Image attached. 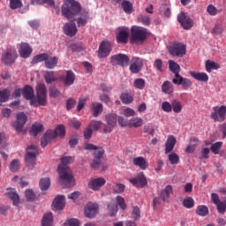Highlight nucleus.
Returning a JSON list of instances; mask_svg holds the SVG:
<instances>
[{"label": "nucleus", "mask_w": 226, "mask_h": 226, "mask_svg": "<svg viewBox=\"0 0 226 226\" xmlns=\"http://www.w3.org/2000/svg\"><path fill=\"white\" fill-rule=\"evenodd\" d=\"M36 95L33 87L26 85L22 89V94L26 100H30L33 107H45L47 105V87L43 83H39L35 88Z\"/></svg>", "instance_id": "f03ea898"}, {"label": "nucleus", "mask_w": 226, "mask_h": 226, "mask_svg": "<svg viewBox=\"0 0 226 226\" xmlns=\"http://www.w3.org/2000/svg\"><path fill=\"white\" fill-rule=\"evenodd\" d=\"M84 149L87 151H94V160L91 163V169L94 170H98V169H101V170H107L109 166L102 163V158H103V154H105L103 147L87 143L85 144Z\"/></svg>", "instance_id": "20e7f679"}, {"label": "nucleus", "mask_w": 226, "mask_h": 226, "mask_svg": "<svg viewBox=\"0 0 226 226\" xmlns=\"http://www.w3.org/2000/svg\"><path fill=\"white\" fill-rule=\"evenodd\" d=\"M111 64L115 66L119 65L126 67L130 64V58L124 54H117L111 56Z\"/></svg>", "instance_id": "9b49d317"}, {"label": "nucleus", "mask_w": 226, "mask_h": 226, "mask_svg": "<svg viewBox=\"0 0 226 226\" xmlns=\"http://www.w3.org/2000/svg\"><path fill=\"white\" fill-rule=\"evenodd\" d=\"M49 98H59V96H61V91L56 87H49Z\"/></svg>", "instance_id": "5fc2aeb1"}, {"label": "nucleus", "mask_w": 226, "mask_h": 226, "mask_svg": "<svg viewBox=\"0 0 226 226\" xmlns=\"http://www.w3.org/2000/svg\"><path fill=\"white\" fill-rule=\"evenodd\" d=\"M27 121V116L24 112H19L17 115V120L13 124V127L17 132H22V128Z\"/></svg>", "instance_id": "dca6fc26"}, {"label": "nucleus", "mask_w": 226, "mask_h": 226, "mask_svg": "<svg viewBox=\"0 0 226 226\" xmlns=\"http://www.w3.org/2000/svg\"><path fill=\"white\" fill-rule=\"evenodd\" d=\"M11 172H17L20 170V161L19 159H14L11 162L9 165Z\"/></svg>", "instance_id": "09e8293b"}, {"label": "nucleus", "mask_w": 226, "mask_h": 226, "mask_svg": "<svg viewBox=\"0 0 226 226\" xmlns=\"http://www.w3.org/2000/svg\"><path fill=\"white\" fill-rule=\"evenodd\" d=\"M130 182L132 185H134V186H138L139 188H143V186L147 185V180L146 179L144 173H139L137 177L131 178Z\"/></svg>", "instance_id": "6ab92c4d"}, {"label": "nucleus", "mask_w": 226, "mask_h": 226, "mask_svg": "<svg viewBox=\"0 0 226 226\" xmlns=\"http://www.w3.org/2000/svg\"><path fill=\"white\" fill-rule=\"evenodd\" d=\"M88 127L93 131L96 132L102 128V121L93 120L90 122Z\"/></svg>", "instance_id": "052dcab7"}, {"label": "nucleus", "mask_w": 226, "mask_h": 226, "mask_svg": "<svg viewBox=\"0 0 226 226\" xmlns=\"http://www.w3.org/2000/svg\"><path fill=\"white\" fill-rule=\"evenodd\" d=\"M105 121L107 125H105L103 132L104 133H110L117 124V115L116 113H108L105 115Z\"/></svg>", "instance_id": "1a4fd4ad"}, {"label": "nucleus", "mask_w": 226, "mask_h": 226, "mask_svg": "<svg viewBox=\"0 0 226 226\" xmlns=\"http://www.w3.org/2000/svg\"><path fill=\"white\" fill-rule=\"evenodd\" d=\"M54 223V215L52 212L45 213L42 216L41 226H52Z\"/></svg>", "instance_id": "72a5a7b5"}, {"label": "nucleus", "mask_w": 226, "mask_h": 226, "mask_svg": "<svg viewBox=\"0 0 226 226\" xmlns=\"http://www.w3.org/2000/svg\"><path fill=\"white\" fill-rule=\"evenodd\" d=\"M122 114L125 117H133V116H135L137 113L135 112V109H133L125 108L123 109Z\"/></svg>", "instance_id": "e2e57ef3"}, {"label": "nucleus", "mask_w": 226, "mask_h": 226, "mask_svg": "<svg viewBox=\"0 0 226 226\" xmlns=\"http://www.w3.org/2000/svg\"><path fill=\"white\" fill-rule=\"evenodd\" d=\"M171 108L173 112H175V114H179V112L183 110V104H181V102L177 100H173L171 102Z\"/></svg>", "instance_id": "c03bdc74"}, {"label": "nucleus", "mask_w": 226, "mask_h": 226, "mask_svg": "<svg viewBox=\"0 0 226 226\" xmlns=\"http://www.w3.org/2000/svg\"><path fill=\"white\" fill-rule=\"evenodd\" d=\"M162 93H165L166 94H171V93H174L172 83L170 81H165L162 86Z\"/></svg>", "instance_id": "ea45409f"}, {"label": "nucleus", "mask_w": 226, "mask_h": 226, "mask_svg": "<svg viewBox=\"0 0 226 226\" xmlns=\"http://www.w3.org/2000/svg\"><path fill=\"white\" fill-rule=\"evenodd\" d=\"M65 225H67V226H80V220L75 219V218L69 219V220H67Z\"/></svg>", "instance_id": "774afa93"}, {"label": "nucleus", "mask_w": 226, "mask_h": 226, "mask_svg": "<svg viewBox=\"0 0 226 226\" xmlns=\"http://www.w3.org/2000/svg\"><path fill=\"white\" fill-rule=\"evenodd\" d=\"M111 50L112 44L109 41H103L99 46L98 56L101 59H102L103 57L109 56Z\"/></svg>", "instance_id": "ddd939ff"}, {"label": "nucleus", "mask_w": 226, "mask_h": 226, "mask_svg": "<svg viewBox=\"0 0 226 226\" xmlns=\"http://www.w3.org/2000/svg\"><path fill=\"white\" fill-rule=\"evenodd\" d=\"M133 86L136 89H144L146 87V80L143 79H136L133 82Z\"/></svg>", "instance_id": "4d7b16f0"}, {"label": "nucleus", "mask_w": 226, "mask_h": 226, "mask_svg": "<svg viewBox=\"0 0 226 226\" xmlns=\"http://www.w3.org/2000/svg\"><path fill=\"white\" fill-rule=\"evenodd\" d=\"M122 8L127 15L133 13V4L130 1H124L122 3Z\"/></svg>", "instance_id": "58836bf2"}, {"label": "nucleus", "mask_w": 226, "mask_h": 226, "mask_svg": "<svg viewBox=\"0 0 226 226\" xmlns=\"http://www.w3.org/2000/svg\"><path fill=\"white\" fill-rule=\"evenodd\" d=\"M168 63H169L170 72L171 73H174L175 79H177L178 77H180L181 75H179V72H181V66H179L178 64L173 60H169Z\"/></svg>", "instance_id": "2f4dec72"}, {"label": "nucleus", "mask_w": 226, "mask_h": 226, "mask_svg": "<svg viewBox=\"0 0 226 226\" xmlns=\"http://www.w3.org/2000/svg\"><path fill=\"white\" fill-rule=\"evenodd\" d=\"M130 34V29L128 27H122L117 34V41L118 43H128V36Z\"/></svg>", "instance_id": "412c9836"}, {"label": "nucleus", "mask_w": 226, "mask_h": 226, "mask_svg": "<svg viewBox=\"0 0 226 226\" xmlns=\"http://www.w3.org/2000/svg\"><path fill=\"white\" fill-rule=\"evenodd\" d=\"M207 12L211 17H215V16L218 15V13H221L222 10H218L215 5L209 4L207 7Z\"/></svg>", "instance_id": "8fccbe9b"}, {"label": "nucleus", "mask_w": 226, "mask_h": 226, "mask_svg": "<svg viewBox=\"0 0 226 226\" xmlns=\"http://www.w3.org/2000/svg\"><path fill=\"white\" fill-rule=\"evenodd\" d=\"M132 163L135 165V167H139L140 170H146V169L149 167L147 164V160L142 156L133 158Z\"/></svg>", "instance_id": "b1692460"}, {"label": "nucleus", "mask_w": 226, "mask_h": 226, "mask_svg": "<svg viewBox=\"0 0 226 226\" xmlns=\"http://www.w3.org/2000/svg\"><path fill=\"white\" fill-rule=\"evenodd\" d=\"M64 33L66 36H70L71 38L77 34V26L75 23H66L64 26Z\"/></svg>", "instance_id": "5701e85b"}, {"label": "nucleus", "mask_w": 226, "mask_h": 226, "mask_svg": "<svg viewBox=\"0 0 226 226\" xmlns=\"http://www.w3.org/2000/svg\"><path fill=\"white\" fill-rule=\"evenodd\" d=\"M48 135H50L53 139H57V137H64L66 135V128L63 124H58L55 131L49 130Z\"/></svg>", "instance_id": "aec40b11"}, {"label": "nucleus", "mask_w": 226, "mask_h": 226, "mask_svg": "<svg viewBox=\"0 0 226 226\" xmlns=\"http://www.w3.org/2000/svg\"><path fill=\"white\" fill-rule=\"evenodd\" d=\"M90 109L94 117H98V116L103 112V105L99 102H93L90 105Z\"/></svg>", "instance_id": "473e14b6"}, {"label": "nucleus", "mask_w": 226, "mask_h": 226, "mask_svg": "<svg viewBox=\"0 0 226 226\" xmlns=\"http://www.w3.org/2000/svg\"><path fill=\"white\" fill-rule=\"evenodd\" d=\"M191 77L199 82H207L209 80V76L206 72H197L191 71L190 72Z\"/></svg>", "instance_id": "a878e982"}, {"label": "nucleus", "mask_w": 226, "mask_h": 226, "mask_svg": "<svg viewBox=\"0 0 226 226\" xmlns=\"http://www.w3.org/2000/svg\"><path fill=\"white\" fill-rule=\"evenodd\" d=\"M172 82L177 86H182L185 91H188V89H190V87L193 86L192 80H190L188 78H183V76H179L178 78H173Z\"/></svg>", "instance_id": "4468645a"}, {"label": "nucleus", "mask_w": 226, "mask_h": 226, "mask_svg": "<svg viewBox=\"0 0 226 226\" xmlns=\"http://www.w3.org/2000/svg\"><path fill=\"white\" fill-rule=\"evenodd\" d=\"M15 59H17V50L15 48L8 49L2 55V63L4 64H12V63H15Z\"/></svg>", "instance_id": "9d476101"}, {"label": "nucleus", "mask_w": 226, "mask_h": 226, "mask_svg": "<svg viewBox=\"0 0 226 226\" xmlns=\"http://www.w3.org/2000/svg\"><path fill=\"white\" fill-rule=\"evenodd\" d=\"M139 20H140L143 26H151V18L148 15H141Z\"/></svg>", "instance_id": "69168bd1"}, {"label": "nucleus", "mask_w": 226, "mask_h": 226, "mask_svg": "<svg viewBox=\"0 0 226 226\" xmlns=\"http://www.w3.org/2000/svg\"><path fill=\"white\" fill-rule=\"evenodd\" d=\"M222 146L223 142L217 141L211 146L210 150L212 151V153H214V154H219Z\"/></svg>", "instance_id": "603ef678"}, {"label": "nucleus", "mask_w": 226, "mask_h": 226, "mask_svg": "<svg viewBox=\"0 0 226 226\" xmlns=\"http://www.w3.org/2000/svg\"><path fill=\"white\" fill-rule=\"evenodd\" d=\"M98 203L89 202L84 209V215L87 218H94L98 215Z\"/></svg>", "instance_id": "f8f14e48"}, {"label": "nucleus", "mask_w": 226, "mask_h": 226, "mask_svg": "<svg viewBox=\"0 0 226 226\" xmlns=\"http://www.w3.org/2000/svg\"><path fill=\"white\" fill-rule=\"evenodd\" d=\"M62 15L71 22L76 20L78 27L86 26L89 20V11H82V6L75 0H64Z\"/></svg>", "instance_id": "f257e3e1"}, {"label": "nucleus", "mask_w": 226, "mask_h": 226, "mask_svg": "<svg viewBox=\"0 0 226 226\" xmlns=\"http://www.w3.org/2000/svg\"><path fill=\"white\" fill-rule=\"evenodd\" d=\"M195 205V201L192 199V197H187L183 200V206L187 209H192Z\"/></svg>", "instance_id": "13d9d810"}, {"label": "nucleus", "mask_w": 226, "mask_h": 226, "mask_svg": "<svg viewBox=\"0 0 226 226\" xmlns=\"http://www.w3.org/2000/svg\"><path fill=\"white\" fill-rule=\"evenodd\" d=\"M213 112L210 115L211 119L215 123H222L226 119V106H215L213 108Z\"/></svg>", "instance_id": "6e6552de"}, {"label": "nucleus", "mask_w": 226, "mask_h": 226, "mask_svg": "<svg viewBox=\"0 0 226 226\" xmlns=\"http://www.w3.org/2000/svg\"><path fill=\"white\" fill-rule=\"evenodd\" d=\"M32 4H47L48 6H55L56 2L54 0H32Z\"/></svg>", "instance_id": "6e6d98bb"}, {"label": "nucleus", "mask_w": 226, "mask_h": 226, "mask_svg": "<svg viewBox=\"0 0 226 226\" xmlns=\"http://www.w3.org/2000/svg\"><path fill=\"white\" fill-rule=\"evenodd\" d=\"M66 206V201L63 195L56 196L53 201V209L54 211H62Z\"/></svg>", "instance_id": "4be33fe9"}, {"label": "nucleus", "mask_w": 226, "mask_h": 226, "mask_svg": "<svg viewBox=\"0 0 226 226\" xmlns=\"http://www.w3.org/2000/svg\"><path fill=\"white\" fill-rule=\"evenodd\" d=\"M142 66H144L142 59L139 57H133L131 61L130 71L132 73H139V72L142 70Z\"/></svg>", "instance_id": "a211bd4d"}, {"label": "nucleus", "mask_w": 226, "mask_h": 226, "mask_svg": "<svg viewBox=\"0 0 226 226\" xmlns=\"http://www.w3.org/2000/svg\"><path fill=\"white\" fill-rule=\"evenodd\" d=\"M61 79L64 86H72L75 82V73L72 71H67L66 76H62Z\"/></svg>", "instance_id": "cd10ccee"}, {"label": "nucleus", "mask_w": 226, "mask_h": 226, "mask_svg": "<svg viewBox=\"0 0 226 226\" xmlns=\"http://www.w3.org/2000/svg\"><path fill=\"white\" fill-rule=\"evenodd\" d=\"M168 158L171 165H177V163H179V155H177L176 153L170 154Z\"/></svg>", "instance_id": "680f3d73"}, {"label": "nucleus", "mask_w": 226, "mask_h": 226, "mask_svg": "<svg viewBox=\"0 0 226 226\" xmlns=\"http://www.w3.org/2000/svg\"><path fill=\"white\" fill-rule=\"evenodd\" d=\"M198 144H199V139L197 138H192L191 139L190 144L187 146L185 149V153H189L190 154H192V153H194L195 147H197Z\"/></svg>", "instance_id": "4c0bfd02"}, {"label": "nucleus", "mask_w": 226, "mask_h": 226, "mask_svg": "<svg viewBox=\"0 0 226 226\" xmlns=\"http://www.w3.org/2000/svg\"><path fill=\"white\" fill-rule=\"evenodd\" d=\"M124 185L123 184H116L113 185L112 190L115 193H123L124 192Z\"/></svg>", "instance_id": "338daca9"}, {"label": "nucleus", "mask_w": 226, "mask_h": 226, "mask_svg": "<svg viewBox=\"0 0 226 226\" xmlns=\"http://www.w3.org/2000/svg\"><path fill=\"white\" fill-rule=\"evenodd\" d=\"M205 68H206V71L207 72V73H211L212 70H219L220 64L215 63L211 60H207L205 64Z\"/></svg>", "instance_id": "e433bc0d"}, {"label": "nucleus", "mask_w": 226, "mask_h": 226, "mask_svg": "<svg viewBox=\"0 0 226 226\" xmlns=\"http://www.w3.org/2000/svg\"><path fill=\"white\" fill-rule=\"evenodd\" d=\"M105 183H107V181L103 177L92 178L88 183V188L94 192H98Z\"/></svg>", "instance_id": "f3484780"}, {"label": "nucleus", "mask_w": 226, "mask_h": 226, "mask_svg": "<svg viewBox=\"0 0 226 226\" xmlns=\"http://www.w3.org/2000/svg\"><path fill=\"white\" fill-rule=\"evenodd\" d=\"M49 133V131L46 132L44 136L41 139V147H47L49 145V142H50L54 138L50 136Z\"/></svg>", "instance_id": "3c124183"}, {"label": "nucleus", "mask_w": 226, "mask_h": 226, "mask_svg": "<svg viewBox=\"0 0 226 226\" xmlns=\"http://www.w3.org/2000/svg\"><path fill=\"white\" fill-rule=\"evenodd\" d=\"M36 156H38V147L34 145L27 147L25 156L27 167H34L36 165Z\"/></svg>", "instance_id": "0eeeda50"}, {"label": "nucleus", "mask_w": 226, "mask_h": 226, "mask_svg": "<svg viewBox=\"0 0 226 226\" xmlns=\"http://www.w3.org/2000/svg\"><path fill=\"white\" fill-rule=\"evenodd\" d=\"M47 57H49L48 53H42L35 56L32 60V64H38V63H45Z\"/></svg>", "instance_id": "37998d69"}, {"label": "nucleus", "mask_w": 226, "mask_h": 226, "mask_svg": "<svg viewBox=\"0 0 226 226\" xmlns=\"http://www.w3.org/2000/svg\"><path fill=\"white\" fill-rule=\"evenodd\" d=\"M10 98V91L8 89L0 90V102L6 103Z\"/></svg>", "instance_id": "864d4df0"}, {"label": "nucleus", "mask_w": 226, "mask_h": 226, "mask_svg": "<svg viewBox=\"0 0 226 226\" xmlns=\"http://www.w3.org/2000/svg\"><path fill=\"white\" fill-rule=\"evenodd\" d=\"M196 214H198L199 216H207V215H209V208L205 205L198 206Z\"/></svg>", "instance_id": "de8ad7c7"}, {"label": "nucleus", "mask_w": 226, "mask_h": 226, "mask_svg": "<svg viewBox=\"0 0 226 226\" xmlns=\"http://www.w3.org/2000/svg\"><path fill=\"white\" fill-rule=\"evenodd\" d=\"M144 120L140 117H133L129 120L128 126L129 128H139L142 126Z\"/></svg>", "instance_id": "c9c22d12"}, {"label": "nucleus", "mask_w": 226, "mask_h": 226, "mask_svg": "<svg viewBox=\"0 0 226 226\" xmlns=\"http://www.w3.org/2000/svg\"><path fill=\"white\" fill-rule=\"evenodd\" d=\"M223 25L222 23H217L215 27L211 30L212 34H223Z\"/></svg>", "instance_id": "bf43d9fd"}, {"label": "nucleus", "mask_w": 226, "mask_h": 226, "mask_svg": "<svg viewBox=\"0 0 226 226\" xmlns=\"http://www.w3.org/2000/svg\"><path fill=\"white\" fill-rule=\"evenodd\" d=\"M132 41H145L149 36V30L142 26H132L131 28Z\"/></svg>", "instance_id": "39448f33"}, {"label": "nucleus", "mask_w": 226, "mask_h": 226, "mask_svg": "<svg viewBox=\"0 0 226 226\" xmlns=\"http://www.w3.org/2000/svg\"><path fill=\"white\" fill-rule=\"evenodd\" d=\"M120 100L124 105H130L133 102V95L128 93H124L120 95Z\"/></svg>", "instance_id": "79ce46f5"}, {"label": "nucleus", "mask_w": 226, "mask_h": 226, "mask_svg": "<svg viewBox=\"0 0 226 226\" xmlns=\"http://www.w3.org/2000/svg\"><path fill=\"white\" fill-rule=\"evenodd\" d=\"M44 79L47 84H52V82L57 80V76H56V73L53 71H46L44 72Z\"/></svg>", "instance_id": "f704fd0d"}, {"label": "nucleus", "mask_w": 226, "mask_h": 226, "mask_svg": "<svg viewBox=\"0 0 226 226\" xmlns=\"http://www.w3.org/2000/svg\"><path fill=\"white\" fill-rule=\"evenodd\" d=\"M41 130H43V124L35 123L33 124L30 133L34 137H36V135H38Z\"/></svg>", "instance_id": "49530a36"}, {"label": "nucleus", "mask_w": 226, "mask_h": 226, "mask_svg": "<svg viewBox=\"0 0 226 226\" xmlns=\"http://www.w3.org/2000/svg\"><path fill=\"white\" fill-rule=\"evenodd\" d=\"M57 63H59V58L57 56H50V55L48 54V57L44 62V64L46 68H48L49 70H52L56 68Z\"/></svg>", "instance_id": "7c9ffc66"}, {"label": "nucleus", "mask_w": 226, "mask_h": 226, "mask_svg": "<svg viewBox=\"0 0 226 226\" xmlns=\"http://www.w3.org/2000/svg\"><path fill=\"white\" fill-rule=\"evenodd\" d=\"M73 158L72 156H64L61 159V164L57 168V172L62 186L65 188H72L75 186V178H73V172L68 167L69 163H72Z\"/></svg>", "instance_id": "7ed1b4c3"}, {"label": "nucleus", "mask_w": 226, "mask_h": 226, "mask_svg": "<svg viewBox=\"0 0 226 226\" xmlns=\"http://www.w3.org/2000/svg\"><path fill=\"white\" fill-rule=\"evenodd\" d=\"M118 210H119V208L117 207V205L116 203H114L113 201H111L108 204V213L111 216H116V215H117Z\"/></svg>", "instance_id": "a18cd8bd"}, {"label": "nucleus", "mask_w": 226, "mask_h": 226, "mask_svg": "<svg viewBox=\"0 0 226 226\" xmlns=\"http://www.w3.org/2000/svg\"><path fill=\"white\" fill-rule=\"evenodd\" d=\"M172 185H167L164 190L161 192L160 197L163 202H170V195H172Z\"/></svg>", "instance_id": "c756f323"}, {"label": "nucleus", "mask_w": 226, "mask_h": 226, "mask_svg": "<svg viewBox=\"0 0 226 226\" xmlns=\"http://www.w3.org/2000/svg\"><path fill=\"white\" fill-rule=\"evenodd\" d=\"M177 20L184 29H191V27H193V20L186 16L183 11L178 14Z\"/></svg>", "instance_id": "2eb2a0df"}, {"label": "nucleus", "mask_w": 226, "mask_h": 226, "mask_svg": "<svg viewBox=\"0 0 226 226\" xmlns=\"http://www.w3.org/2000/svg\"><path fill=\"white\" fill-rule=\"evenodd\" d=\"M6 195L12 200L13 206H19L20 204V197L15 189H8Z\"/></svg>", "instance_id": "bb28decb"}, {"label": "nucleus", "mask_w": 226, "mask_h": 226, "mask_svg": "<svg viewBox=\"0 0 226 226\" xmlns=\"http://www.w3.org/2000/svg\"><path fill=\"white\" fill-rule=\"evenodd\" d=\"M177 140L176 139V137L170 135L167 139V141L165 143V153L166 154H169V153H172L174 150V147L176 146V143Z\"/></svg>", "instance_id": "393cba45"}, {"label": "nucleus", "mask_w": 226, "mask_h": 226, "mask_svg": "<svg viewBox=\"0 0 226 226\" xmlns=\"http://www.w3.org/2000/svg\"><path fill=\"white\" fill-rule=\"evenodd\" d=\"M19 56H21V57L26 58L31 56L33 49L29 47V44L22 42L21 44H19Z\"/></svg>", "instance_id": "c85d7f7f"}, {"label": "nucleus", "mask_w": 226, "mask_h": 226, "mask_svg": "<svg viewBox=\"0 0 226 226\" xmlns=\"http://www.w3.org/2000/svg\"><path fill=\"white\" fill-rule=\"evenodd\" d=\"M39 186L41 192H46L49 188H50V178L44 177L40 180Z\"/></svg>", "instance_id": "a19ab883"}, {"label": "nucleus", "mask_w": 226, "mask_h": 226, "mask_svg": "<svg viewBox=\"0 0 226 226\" xmlns=\"http://www.w3.org/2000/svg\"><path fill=\"white\" fill-rule=\"evenodd\" d=\"M116 200L120 209L124 211V209H126V203L124 202V198H123L122 196H117Z\"/></svg>", "instance_id": "0e129e2a"}, {"label": "nucleus", "mask_w": 226, "mask_h": 226, "mask_svg": "<svg viewBox=\"0 0 226 226\" xmlns=\"http://www.w3.org/2000/svg\"><path fill=\"white\" fill-rule=\"evenodd\" d=\"M168 50L173 57H185L186 56V46L183 42H174Z\"/></svg>", "instance_id": "423d86ee"}]
</instances>
